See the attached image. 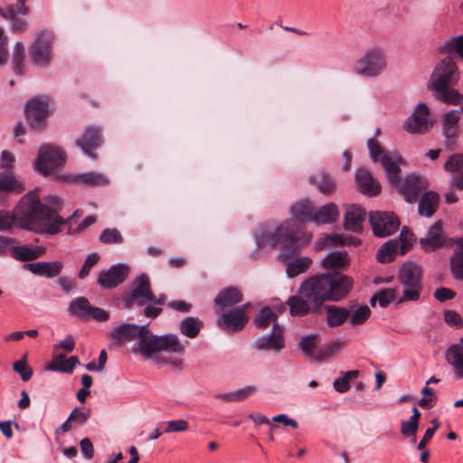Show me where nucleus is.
<instances>
[{
    "mask_svg": "<svg viewBox=\"0 0 463 463\" xmlns=\"http://www.w3.org/2000/svg\"><path fill=\"white\" fill-rule=\"evenodd\" d=\"M287 304L289 307L290 314L295 317H304L310 311L313 312V305L309 303L304 296L298 292V295L291 296Z\"/></svg>",
    "mask_w": 463,
    "mask_h": 463,
    "instance_id": "f704fd0d",
    "label": "nucleus"
},
{
    "mask_svg": "<svg viewBox=\"0 0 463 463\" xmlns=\"http://www.w3.org/2000/svg\"><path fill=\"white\" fill-rule=\"evenodd\" d=\"M369 223L376 237L384 238L395 233L400 227V221L393 213L372 212Z\"/></svg>",
    "mask_w": 463,
    "mask_h": 463,
    "instance_id": "f8f14e48",
    "label": "nucleus"
},
{
    "mask_svg": "<svg viewBox=\"0 0 463 463\" xmlns=\"http://www.w3.org/2000/svg\"><path fill=\"white\" fill-rule=\"evenodd\" d=\"M243 296L235 287H228L221 290L214 298V304L220 307L222 311L225 308L241 303Z\"/></svg>",
    "mask_w": 463,
    "mask_h": 463,
    "instance_id": "cd10ccee",
    "label": "nucleus"
},
{
    "mask_svg": "<svg viewBox=\"0 0 463 463\" xmlns=\"http://www.w3.org/2000/svg\"><path fill=\"white\" fill-rule=\"evenodd\" d=\"M11 256L20 261L34 260L44 253L43 247L24 245L14 246L10 249Z\"/></svg>",
    "mask_w": 463,
    "mask_h": 463,
    "instance_id": "473e14b6",
    "label": "nucleus"
},
{
    "mask_svg": "<svg viewBox=\"0 0 463 463\" xmlns=\"http://www.w3.org/2000/svg\"><path fill=\"white\" fill-rule=\"evenodd\" d=\"M45 201L49 205L43 203L35 192H29L22 197L14 213L0 210V232L11 231L16 220L19 219L22 226L30 230H34L33 225L43 224V228L35 230L39 233L51 235L59 233L66 223V221L57 214V211L61 205V198L56 195H49ZM79 214L80 211L76 210L67 219V222H71Z\"/></svg>",
    "mask_w": 463,
    "mask_h": 463,
    "instance_id": "f257e3e1",
    "label": "nucleus"
},
{
    "mask_svg": "<svg viewBox=\"0 0 463 463\" xmlns=\"http://www.w3.org/2000/svg\"><path fill=\"white\" fill-rule=\"evenodd\" d=\"M24 61V45L21 42H17L13 50L12 62L15 74H23V67Z\"/></svg>",
    "mask_w": 463,
    "mask_h": 463,
    "instance_id": "a18cd8bd",
    "label": "nucleus"
},
{
    "mask_svg": "<svg viewBox=\"0 0 463 463\" xmlns=\"http://www.w3.org/2000/svg\"><path fill=\"white\" fill-rule=\"evenodd\" d=\"M446 237L443 232L442 222H435L427 231L425 238L419 241L420 247L427 252L434 251L444 246Z\"/></svg>",
    "mask_w": 463,
    "mask_h": 463,
    "instance_id": "4be33fe9",
    "label": "nucleus"
},
{
    "mask_svg": "<svg viewBox=\"0 0 463 463\" xmlns=\"http://www.w3.org/2000/svg\"><path fill=\"white\" fill-rule=\"evenodd\" d=\"M184 346L175 334L164 335H154L147 325L143 326V331L137 343L132 345V352L140 354L146 360L156 364L167 362L164 352L183 354Z\"/></svg>",
    "mask_w": 463,
    "mask_h": 463,
    "instance_id": "7ed1b4c3",
    "label": "nucleus"
},
{
    "mask_svg": "<svg viewBox=\"0 0 463 463\" xmlns=\"http://www.w3.org/2000/svg\"><path fill=\"white\" fill-rule=\"evenodd\" d=\"M99 259L100 257L97 252L89 254L78 273V277L80 279H85L90 274V269L99 262Z\"/></svg>",
    "mask_w": 463,
    "mask_h": 463,
    "instance_id": "6e6d98bb",
    "label": "nucleus"
},
{
    "mask_svg": "<svg viewBox=\"0 0 463 463\" xmlns=\"http://www.w3.org/2000/svg\"><path fill=\"white\" fill-rule=\"evenodd\" d=\"M387 68V57L384 51L378 46L367 49L355 61L354 72L364 78H376Z\"/></svg>",
    "mask_w": 463,
    "mask_h": 463,
    "instance_id": "423d86ee",
    "label": "nucleus"
},
{
    "mask_svg": "<svg viewBox=\"0 0 463 463\" xmlns=\"http://www.w3.org/2000/svg\"><path fill=\"white\" fill-rule=\"evenodd\" d=\"M366 213L363 207L357 204L348 205L345 208L344 228L353 232L363 231V222Z\"/></svg>",
    "mask_w": 463,
    "mask_h": 463,
    "instance_id": "b1692460",
    "label": "nucleus"
},
{
    "mask_svg": "<svg viewBox=\"0 0 463 463\" xmlns=\"http://www.w3.org/2000/svg\"><path fill=\"white\" fill-rule=\"evenodd\" d=\"M312 264L309 257H299L289 261L286 267V273L288 278H294L306 272Z\"/></svg>",
    "mask_w": 463,
    "mask_h": 463,
    "instance_id": "c03bdc74",
    "label": "nucleus"
},
{
    "mask_svg": "<svg viewBox=\"0 0 463 463\" xmlns=\"http://www.w3.org/2000/svg\"><path fill=\"white\" fill-rule=\"evenodd\" d=\"M298 293L313 305V313L318 312L323 304L328 301L323 273L313 275L304 280L298 288Z\"/></svg>",
    "mask_w": 463,
    "mask_h": 463,
    "instance_id": "1a4fd4ad",
    "label": "nucleus"
},
{
    "mask_svg": "<svg viewBox=\"0 0 463 463\" xmlns=\"http://www.w3.org/2000/svg\"><path fill=\"white\" fill-rule=\"evenodd\" d=\"M53 37L51 32L42 30L37 33L29 47L30 58L35 65L45 67L52 58Z\"/></svg>",
    "mask_w": 463,
    "mask_h": 463,
    "instance_id": "9d476101",
    "label": "nucleus"
},
{
    "mask_svg": "<svg viewBox=\"0 0 463 463\" xmlns=\"http://www.w3.org/2000/svg\"><path fill=\"white\" fill-rule=\"evenodd\" d=\"M378 303L380 307H386L396 298V290L394 288H385L377 292Z\"/></svg>",
    "mask_w": 463,
    "mask_h": 463,
    "instance_id": "4d7b16f0",
    "label": "nucleus"
},
{
    "mask_svg": "<svg viewBox=\"0 0 463 463\" xmlns=\"http://www.w3.org/2000/svg\"><path fill=\"white\" fill-rule=\"evenodd\" d=\"M398 253L400 254L398 240H389L377 250L376 260L381 263H390L395 259Z\"/></svg>",
    "mask_w": 463,
    "mask_h": 463,
    "instance_id": "4c0bfd02",
    "label": "nucleus"
},
{
    "mask_svg": "<svg viewBox=\"0 0 463 463\" xmlns=\"http://www.w3.org/2000/svg\"><path fill=\"white\" fill-rule=\"evenodd\" d=\"M339 217L338 207L334 203H328L317 210L314 209L311 222H315L317 225L326 224V223H334Z\"/></svg>",
    "mask_w": 463,
    "mask_h": 463,
    "instance_id": "c85d7f7f",
    "label": "nucleus"
},
{
    "mask_svg": "<svg viewBox=\"0 0 463 463\" xmlns=\"http://www.w3.org/2000/svg\"><path fill=\"white\" fill-rule=\"evenodd\" d=\"M355 183L363 194L375 196L381 192L380 183L364 168L355 171Z\"/></svg>",
    "mask_w": 463,
    "mask_h": 463,
    "instance_id": "5701e85b",
    "label": "nucleus"
},
{
    "mask_svg": "<svg viewBox=\"0 0 463 463\" xmlns=\"http://www.w3.org/2000/svg\"><path fill=\"white\" fill-rule=\"evenodd\" d=\"M419 429V422L411 420H403L401 424V433L405 438H410L411 443L416 442V434Z\"/></svg>",
    "mask_w": 463,
    "mask_h": 463,
    "instance_id": "864d4df0",
    "label": "nucleus"
},
{
    "mask_svg": "<svg viewBox=\"0 0 463 463\" xmlns=\"http://www.w3.org/2000/svg\"><path fill=\"white\" fill-rule=\"evenodd\" d=\"M101 142V129L98 127L85 128L81 137L75 140V144L82 152L90 157H94L93 151L100 146Z\"/></svg>",
    "mask_w": 463,
    "mask_h": 463,
    "instance_id": "412c9836",
    "label": "nucleus"
},
{
    "mask_svg": "<svg viewBox=\"0 0 463 463\" xmlns=\"http://www.w3.org/2000/svg\"><path fill=\"white\" fill-rule=\"evenodd\" d=\"M188 428L189 423L184 420H169L166 424V428L164 430V432H184L186 431Z\"/></svg>",
    "mask_w": 463,
    "mask_h": 463,
    "instance_id": "13d9d810",
    "label": "nucleus"
},
{
    "mask_svg": "<svg viewBox=\"0 0 463 463\" xmlns=\"http://www.w3.org/2000/svg\"><path fill=\"white\" fill-rule=\"evenodd\" d=\"M439 203V195L434 191L425 192L418 205V212L420 215L425 217H431L437 211Z\"/></svg>",
    "mask_w": 463,
    "mask_h": 463,
    "instance_id": "2f4dec72",
    "label": "nucleus"
},
{
    "mask_svg": "<svg viewBox=\"0 0 463 463\" xmlns=\"http://www.w3.org/2000/svg\"><path fill=\"white\" fill-rule=\"evenodd\" d=\"M203 326V321L197 317H187L180 322L179 330L188 338H195Z\"/></svg>",
    "mask_w": 463,
    "mask_h": 463,
    "instance_id": "a19ab883",
    "label": "nucleus"
},
{
    "mask_svg": "<svg viewBox=\"0 0 463 463\" xmlns=\"http://www.w3.org/2000/svg\"><path fill=\"white\" fill-rule=\"evenodd\" d=\"M367 147L369 149L371 159L375 163L380 157H382L383 149L378 142L374 138H369L367 140Z\"/></svg>",
    "mask_w": 463,
    "mask_h": 463,
    "instance_id": "052dcab7",
    "label": "nucleus"
},
{
    "mask_svg": "<svg viewBox=\"0 0 463 463\" xmlns=\"http://www.w3.org/2000/svg\"><path fill=\"white\" fill-rule=\"evenodd\" d=\"M24 268L37 276L45 277L48 279L57 277L61 274L63 264L61 261H39L26 263Z\"/></svg>",
    "mask_w": 463,
    "mask_h": 463,
    "instance_id": "a878e982",
    "label": "nucleus"
},
{
    "mask_svg": "<svg viewBox=\"0 0 463 463\" xmlns=\"http://www.w3.org/2000/svg\"><path fill=\"white\" fill-rule=\"evenodd\" d=\"M441 53L453 58L463 59V35L453 36L443 42L438 48Z\"/></svg>",
    "mask_w": 463,
    "mask_h": 463,
    "instance_id": "c9c22d12",
    "label": "nucleus"
},
{
    "mask_svg": "<svg viewBox=\"0 0 463 463\" xmlns=\"http://www.w3.org/2000/svg\"><path fill=\"white\" fill-rule=\"evenodd\" d=\"M408 203L417 201L419 195L429 187V182L423 175L411 174L396 186Z\"/></svg>",
    "mask_w": 463,
    "mask_h": 463,
    "instance_id": "2eb2a0df",
    "label": "nucleus"
},
{
    "mask_svg": "<svg viewBox=\"0 0 463 463\" xmlns=\"http://www.w3.org/2000/svg\"><path fill=\"white\" fill-rule=\"evenodd\" d=\"M13 370L20 374L24 382L29 381L33 376V370L28 365L25 356L14 363Z\"/></svg>",
    "mask_w": 463,
    "mask_h": 463,
    "instance_id": "603ef678",
    "label": "nucleus"
},
{
    "mask_svg": "<svg viewBox=\"0 0 463 463\" xmlns=\"http://www.w3.org/2000/svg\"><path fill=\"white\" fill-rule=\"evenodd\" d=\"M65 153L58 146L50 144L42 145L38 151L34 165L44 175H51L56 168L65 164Z\"/></svg>",
    "mask_w": 463,
    "mask_h": 463,
    "instance_id": "0eeeda50",
    "label": "nucleus"
},
{
    "mask_svg": "<svg viewBox=\"0 0 463 463\" xmlns=\"http://www.w3.org/2000/svg\"><path fill=\"white\" fill-rule=\"evenodd\" d=\"M151 283L147 274H139L132 283V288L123 296L125 307L131 308L135 305L143 307L152 298Z\"/></svg>",
    "mask_w": 463,
    "mask_h": 463,
    "instance_id": "9b49d317",
    "label": "nucleus"
},
{
    "mask_svg": "<svg viewBox=\"0 0 463 463\" xmlns=\"http://www.w3.org/2000/svg\"><path fill=\"white\" fill-rule=\"evenodd\" d=\"M130 271V268L125 263H117L109 268V269L100 270L97 282L104 289L115 288L126 280Z\"/></svg>",
    "mask_w": 463,
    "mask_h": 463,
    "instance_id": "4468645a",
    "label": "nucleus"
},
{
    "mask_svg": "<svg viewBox=\"0 0 463 463\" xmlns=\"http://www.w3.org/2000/svg\"><path fill=\"white\" fill-rule=\"evenodd\" d=\"M380 162L385 171L389 184L392 186H397L401 183V178L399 176L401 168L399 164L402 162V157L397 154H394L393 156L383 154Z\"/></svg>",
    "mask_w": 463,
    "mask_h": 463,
    "instance_id": "393cba45",
    "label": "nucleus"
},
{
    "mask_svg": "<svg viewBox=\"0 0 463 463\" xmlns=\"http://www.w3.org/2000/svg\"><path fill=\"white\" fill-rule=\"evenodd\" d=\"M326 269H345L349 265L348 254L346 251H334L328 253L321 262Z\"/></svg>",
    "mask_w": 463,
    "mask_h": 463,
    "instance_id": "e433bc0d",
    "label": "nucleus"
},
{
    "mask_svg": "<svg viewBox=\"0 0 463 463\" xmlns=\"http://www.w3.org/2000/svg\"><path fill=\"white\" fill-rule=\"evenodd\" d=\"M398 241L400 248V255H403L412 246L414 241V234L407 227H402Z\"/></svg>",
    "mask_w": 463,
    "mask_h": 463,
    "instance_id": "09e8293b",
    "label": "nucleus"
},
{
    "mask_svg": "<svg viewBox=\"0 0 463 463\" xmlns=\"http://www.w3.org/2000/svg\"><path fill=\"white\" fill-rule=\"evenodd\" d=\"M72 180L91 186L106 185L109 183V179L106 175L97 172L79 174L74 175Z\"/></svg>",
    "mask_w": 463,
    "mask_h": 463,
    "instance_id": "79ce46f5",
    "label": "nucleus"
},
{
    "mask_svg": "<svg viewBox=\"0 0 463 463\" xmlns=\"http://www.w3.org/2000/svg\"><path fill=\"white\" fill-rule=\"evenodd\" d=\"M308 180L311 184H317L318 190L324 194H331L335 190L334 179L325 171H319L311 175Z\"/></svg>",
    "mask_w": 463,
    "mask_h": 463,
    "instance_id": "58836bf2",
    "label": "nucleus"
},
{
    "mask_svg": "<svg viewBox=\"0 0 463 463\" xmlns=\"http://www.w3.org/2000/svg\"><path fill=\"white\" fill-rule=\"evenodd\" d=\"M25 1L26 0H17V5L15 7L10 5L5 11L7 17H14L17 14H27L28 8L25 6Z\"/></svg>",
    "mask_w": 463,
    "mask_h": 463,
    "instance_id": "0e129e2a",
    "label": "nucleus"
},
{
    "mask_svg": "<svg viewBox=\"0 0 463 463\" xmlns=\"http://www.w3.org/2000/svg\"><path fill=\"white\" fill-rule=\"evenodd\" d=\"M460 118V111L458 109H452L449 111L444 118V126L450 128H456L457 124Z\"/></svg>",
    "mask_w": 463,
    "mask_h": 463,
    "instance_id": "69168bd1",
    "label": "nucleus"
},
{
    "mask_svg": "<svg viewBox=\"0 0 463 463\" xmlns=\"http://www.w3.org/2000/svg\"><path fill=\"white\" fill-rule=\"evenodd\" d=\"M289 211L292 216L290 220L278 225L273 232L261 229L256 234L257 247L279 248L282 250L279 259L284 262L298 256L312 239L311 233L302 231L303 222L312 219V203L307 199L297 202Z\"/></svg>",
    "mask_w": 463,
    "mask_h": 463,
    "instance_id": "f03ea898",
    "label": "nucleus"
},
{
    "mask_svg": "<svg viewBox=\"0 0 463 463\" xmlns=\"http://www.w3.org/2000/svg\"><path fill=\"white\" fill-rule=\"evenodd\" d=\"M317 335L310 334L304 335L298 342V347L303 353L305 356L314 357L315 352L313 353V349L316 346Z\"/></svg>",
    "mask_w": 463,
    "mask_h": 463,
    "instance_id": "de8ad7c7",
    "label": "nucleus"
},
{
    "mask_svg": "<svg viewBox=\"0 0 463 463\" xmlns=\"http://www.w3.org/2000/svg\"><path fill=\"white\" fill-rule=\"evenodd\" d=\"M458 79L459 72L453 58L446 56L434 68L429 86L444 103L458 105L463 101V95L453 89Z\"/></svg>",
    "mask_w": 463,
    "mask_h": 463,
    "instance_id": "20e7f679",
    "label": "nucleus"
},
{
    "mask_svg": "<svg viewBox=\"0 0 463 463\" xmlns=\"http://www.w3.org/2000/svg\"><path fill=\"white\" fill-rule=\"evenodd\" d=\"M445 360L451 367L454 378L463 380V336L446 349Z\"/></svg>",
    "mask_w": 463,
    "mask_h": 463,
    "instance_id": "aec40b11",
    "label": "nucleus"
},
{
    "mask_svg": "<svg viewBox=\"0 0 463 463\" xmlns=\"http://www.w3.org/2000/svg\"><path fill=\"white\" fill-rule=\"evenodd\" d=\"M429 109L424 103H419L413 113L405 120L404 129L411 134L425 133L431 127L432 123L428 118Z\"/></svg>",
    "mask_w": 463,
    "mask_h": 463,
    "instance_id": "f3484780",
    "label": "nucleus"
},
{
    "mask_svg": "<svg viewBox=\"0 0 463 463\" xmlns=\"http://www.w3.org/2000/svg\"><path fill=\"white\" fill-rule=\"evenodd\" d=\"M24 110L32 128L38 130L44 128L46 118L50 113L46 99L33 98L27 101Z\"/></svg>",
    "mask_w": 463,
    "mask_h": 463,
    "instance_id": "dca6fc26",
    "label": "nucleus"
},
{
    "mask_svg": "<svg viewBox=\"0 0 463 463\" xmlns=\"http://www.w3.org/2000/svg\"><path fill=\"white\" fill-rule=\"evenodd\" d=\"M371 315V310L367 306H361L351 315L350 314V325L356 326L364 324Z\"/></svg>",
    "mask_w": 463,
    "mask_h": 463,
    "instance_id": "3c124183",
    "label": "nucleus"
},
{
    "mask_svg": "<svg viewBox=\"0 0 463 463\" xmlns=\"http://www.w3.org/2000/svg\"><path fill=\"white\" fill-rule=\"evenodd\" d=\"M90 417L89 412H85L78 408L74 409L70 416L69 420L74 421L79 425L84 424Z\"/></svg>",
    "mask_w": 463,
    "mask_h": 463,
    "instance_id": "338daca9",
    "label": "nucleus"
},
{
    "mask_svg": "<svg viewBox=\"0 0 463 463\" xmlns=\"http://www.w3.org/2000/svg\"><path fill=\"white\" fill-rule=\"evenodd\" d=\"M327 300L340 302L345 299L354 286L351 277L341 272L326 271L323 273Z\"/></svg>",
    "mask_w": 463,
    "mask_h": 463,
    "instance_id": "6e6552de",
    "label": "nucleus"
},
{
    "mask_svg": "<svg viewBox=\"0 0 463 463\" xmlns=\"http://www.w3.org/2000/svg\"><path fill=\"white\" fill-rule=\"evenodd\" d=\"M25 190V185L12 171L0 173V191L21 194Z\"/></svg>",
    "mask_w": 463,
    "mask_h": 463,
    "instance_id": "72a5a7b5",
    "label": "nucleus"
},
{
    "mask_svg": "<svg viewBox=\"0 0 463 463\" xmlns=\"http://www.w3.org/2000/svg\"><path fill=\"white\" fill-rule=\"evenodd\" d=\"M68 311L71 315L79 317L83 320L91 318L99 322H104L109 317V312L100 307H92L85 297L73 298L69 305Z\"/></svg>",
    "mask_w": 463,
    "mask_h": 463,
    "instance_id": "ddd939ff",
    "label": "nucleus"
},
{
    "mask_svg": "<svg viewBox=\"0 0 463 463\" xmlns=\"http://www.w3.org/2000/svg\"><path fill=\"white\" fill-rule=\"evenodd\" d=\"M444 321L450 326L461 328L463 326V320L460 315L454 310H446L444 312Z\"/></svg>",
    "mask_w": 463,
    "mask_h": 463,
    "instance_id": "bf43d9fd",
    "label": "nucleus"
},
{
    "mask_svg": "<svg viewBox=\"0 0 463 463\" xmlns=\"http://www.w3.org/2000/svg\"><path fill=\"white\" fill-rule=\"evenodd\" d=\"M253 347L260 351L272 350L276 353H279L285 347L283 330L279 325L275 323L272 333L257 338L253 343Z\"/></svg>",
    "mask_w": 463,
    "mask_h": 463,
    "instance_id": "a211bd4d",
    "label": "nucleus"
},
{
    "mask_svg": "<svg viewBox=\"0 0 463 463\" xmlns=\"http://www.w3.org/2000/svg\"><path fill=\"white\" fill-rule=\"evenodd\" d=\"M450 242L457 244L453 255L450 257V271L456 280H463V238L450 239Z\"/></svg>",
    "mask_w": 463,
    "mask_h": 463,
    "instance_id": "c756f323",
    "label": "nucleus"
},
{
    "mask_svg": "<svg viewBox=\"0 0 463 463\" xmlns=\"http://www.w3.org/2000/svg\"><path fill=\"white\" fill-rule=\"evenodd\" d=\"M247 307L248 305H244L223 313L219 319V323L222 324L225 330L232 332L242 330L249 321L245 312Z\"/></svg>",
    "mask_w": 463,
    "mask_h": 463,
    "instance_id": "6ab92c4d",
    "label": "nucleus"
},
{
    "mask_svg": "<svg viewBox=\"0 0 463 463\" xmlns=\"http://www.w3.org/2000/svg\"><path fill=\"white\" fill-rule=\"evenodd\" d=\"M14 162L15 158L11 152L7 150L2 151L0 157V168L5 169V171H11L14 167Z\"/></svg>",
    "mask_w": 463,
    "mask_h": 463,
    "instance_id": "680f3d73",
    "label": "nucleus"
},
{
    "mask_svg": "<svg viewBox=\"0 0 463 463\" xmlns=\"http://www.w3.org/2000/svg\"><path fill=\"white\" fill-rule=\"evenodd\" d=\"M75 342L74 338L71 335H68L62 341H61L58 345L53 346L55 352L60 349H63L66 352L70 353L74 349Z\"/></svg>",
    "mask_w": 463,
    "mask_h": 463,
    "instance_id": "774afa93",
    "label": "nucleus"
},
{
    "mask_svg": "<svg viewBox=\"0 0 463 463\" xmlns=\"http://www.w3.org/2000/svg\"><path fill=\"white\" fill-rule=\"evenodd\" d=\"M324 309L326 313V325L331 328L342 326L350 317L347 307L326 305Z\"/></svg>",
    "mask_w": 463,
    "mask_h": 463,
    "instance_id": "7c9ffc66",
    "label": "nucleus"
},
{
    "mask_svg": "<svg viewBox=\"0 0 463 463\" xmlns=\"http://www.w3.org/2000/svg\"><path fill=\"white\" fill-rule=\"evenodd\" d=\"M143 331V326L136 324L122 323L118 326L113 327L110 332V336L118 343H125L127 341L137 340L139 338Z\"/></svg>",
    "mask_w": 463,
    "mask_h": 463,
    "instance_id": "bb28decb",
    "label": "nucleus"
},
{
    "mask_svg": "<svg viewBox=\"0 0 463 463\" xmlns=\"http://www.w3.org/2000/svg\"><path fill=\"white\" fill-rule=\"evenodd\" d=\"M444 169L447 172H462L463 170V154L457 153L449 157L444 164Z\"/></svg>",
    "mask_w": 463,
    "mask_h": 463,
    "instance_id": "5fc2aeb1",
    "label": "nucleus"
},
{
    "mask_svg": "<svg viewBox=\"0 0 463 463\" xmlns=\"http://www.w3.org/2000/svg\"><path fill=\"white\" fill-rule=\"evenodd\" d=\"M456 296V292L448 288H438L434 292V298L439 302H445L447 300L453 299Z\"/></svg>",
    "mask_w": 463,
    "mask_h": 463,
    "instance_id": "e2e57ef3",
    "label": "nucleus"
},
{
    "mask_svg": "<svg viewBox=\"0 0 463 463\" xmlns=\"http://www.w3.org/2000/svg\"><path fill=\"white\" fill-rule=\"evenodd\" d=\"M277 320V314L269 307H264L256 315L253 324L258 329H266L270 324L274 328V324L278 323Z\"/></svg>",
    "mask_w": 463,
    "mask_h": 463,
    "instance_id": "37998d69",
    "label": "nucleus"
},
{
    "mask_svg": "<svg viewBox=\"0 0 463 463\" xmlns=\"http://www.w3.org/2000/svg\"><path fill=\"white\" fill-rule=\"evenodd\" d=\"M327 243H332L334 245L344 246L346 244H353L354 246H358L361 244V241L354 237L345 238L340 234H327L325 238L321 239L316 244V250H320L326 246Z\"/></svg>",
    "mask_w": 463,
    "mask_h": 463,
    "instance_id": "ea45409f",
    "label": "nucleus"
},
{
    "mask_svg": "<svg viewBox=\"0 0 463 463\" xmlns=\"http://www.w3.org/2000/svg\"><path fill=\"white\" fill-rule=\"evenodd\" d=\"M423 271L421 266L413 261L404 262L399 269L397 279L403 287L402 296L397 304L406 301L416 302L420 298Z\"/></svg>",
    "mask_w": 463,
    "mask_h": 463,
    "instance_id": "39448f33",
    "label": "nucleus"
},
{
    "mask_svg": "<svg viewBox=\"0 0 463 463\" xmlns=\"http://www.w3.org/2000/svg\"><path fill=\"white\" fill-rule=\"evenodd\" d=\"M99 240L103 244H120L123 242V237L116 228L104 229L99 234Z\"/></svg>",
    "mask_w": 463,
    "mask_h": 463,
    "instance_id": "49530a36",
    "label": "nucleus"
},
{
    "mask_svg": "<svg viewBox=\"0 0 463 463\" xmlns=\"http://www.w3.org/2000/svg\"><path fill=\"white\" fill-rule=\"evenodd\" d=\"M341 343L338 341H333L328 345L318 348L315 351V358L318 361L324 360L336 354L340 349Z\"/></svg>",
    "mask_w": 463,
    "mask_h": 463,
    "instance_id": "8fccbe9b",
    "label": "nucleus"
}]
</instances>
